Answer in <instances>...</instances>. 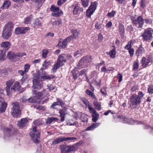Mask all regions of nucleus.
Returning <instances> with one entry per match:
<instances>
[{"label":"nucleus","instance_id":"obj_64","mask_svg":"<svg viewBox=\"0 0 153 153\" xmlns=\"http://www.w3.org/2000/svg\"><path fill=\"white\" fill-rule=\"evenodd\" d=\"M118 81L119 82H121L122 80L123 76L120 73H118Z\"/></svg>","mask_w":153,"mask_h":153},{"label":"nucleus","instance_id":"obj_38","mask_svg":"<svg viewBox=\"0 0 153 153\" xmlns=\"http://www.w3.org/2000/svg\"><path fill=\"white\" fill-rule=\"evenodd\" d=\"M71 33L72 34L73 37L74 39H76L78 37V33L76 30H71Z\"/></svg>","mask_w":153,"mask_h":153},{"label":"nucleus","instance_id":"obj_19","mask_svg":"<svg viewBox=\"0 0 153 153\" xmlns=\"http://www.w3.org/2000/svg\"><path fill=\"white\" fill-rule=\"evenodd\" d=\"M66 109L67 108L66 107H64L62 109L59 110V113L60 114L59 117L61 118V121L62 122H63L65 120V117L67 114Z\"/></svg>","mask_w":153,"mask_h":153},{"label":"nucleus","instance_id":"obj_9","mask_svg":"<svg viewBox=\"0 0 153 153\" xmlns=\"http://www.w3.org/2000/svg\"><path fill=\"white\" fill-rule=\"evenodd\" d=\"M12 107L11 108V113L14 117H17L21 113L19 104L18 102H15L12 103Z\"/></svg>","mask_w":153,"mask_h":153},{"label":"nucleus","instance_id":"obj_32","mask_svg":"<svg viewBox=\"0 0 153 153\" xmlns=\"http://www.w3.org/2000/svg\"><path fill=\"white\" fill-rule=\"evenodd\" d=\"M33 19V16L32 15L26 17L25 19V24H30L31 21Z\"/></svg>","mask_w":153,"mask_h":153},{"label":"nucleus","instance_id":"obj_35","mask_svg":"<svg viewBox=\"0 0 153 153\" xmlns=\"http://www.w3.org/2000/svg\"><path fill=\"white\" fill-rule=\"evenodd\" d=\"M34 22V27L35 28H38L41 26V23L39 19H36Z\"/></svg>","mask_w":153,"mask_h":153},{"label":"nucleus","instance_id":"obj_50","mask_svg":"<svg viewBox=\"0 0 153 153\" xmlns=\"http://www.w3.org/2000/svg\"><path fill=\"white\" fill-rule=\"evenodd\" d=\"M30 65L28 64H26L24 66V71L25 72L27 73V72L30 68Z\"/></svg>","mask_w":153,"mask_h":153},{"label":"nucleus","instance_id":"obj_15","mask_svg":"<svg viewBox=\"0 0 153 153\" xmlns=\"http://www.w3.org/2000/svg\"><path fill=\"white\" fill-rule=\"evenodd\" d=\"M25 55H26V53H18L16 55H15L13 52L10 51L8 53L7 56L9 59H15L17 57H22L23 56Z\"/></svg>","mask_w":153,"mask_h":153},{"label":"nucleus","instance_id":"obj_33","mask_svg":"<svg viewBox=\"0 0 153 153\" xmlns=\"http://www.w3.org/2000/svg\"><path fill=\"white\" fill-rule=\"evenodd\" d=\"M58 120V118L57 117H48L47 119V123L48 124H50L53 121H57Z\"/></svg>","mask_w":153,"mask_h":153},{"label":"nucleus","instance_id":"obj_12","mask_svg":"<svg viewBox=\"0 0 153 153\" xmlns=\"http://www.w3.org/2000/svg\"><path fill=\"white\" fill-rule=\"evenodd\" d=\"M91 59L89 56H87L82 57L79 62L78 67L79 68H86L88 65H84L85 63L89 62L91 61Z\"/></svg>","mask_w":153,"mask_h":153},{"label":"nucleus","instance_id":"obj_57","mask_svg":"<svg viewBox=\"0 0 153 153\" xmlns=\"http://www.w3.org/2000/svg\"><path fill=\"white\" fill-rule=\"evenodd\" d=\"M21 81L23 82L22 84L25 82H27L28 81L27 76H23Z\"/></svg>","mask_w":153,"mask_h":153},{"label":"nucleus","instance_id":"obj_53","mask_svg":"<svg viewBox=\"0 0 153 153\" xmlns=\"http://www.w3.org/2000/svg\"><path fill=\"white\" fill-rule=\"evenodd\" d=\"M128 53H129L130 56L131 57H132L134 55V50L133 48H131L128 50Z\"/></svg>","mask_w":153,"mask_h":153},{"label":"nucleus","instance_id":"obj_60","mask_svg":"<svg viewBox=\"0 0 153 153\" xmlns=\"http://www.w3.org/2000/svg\"><path fill=\"white\" fill-rule=\"evenodd\" d=\"M100 124V123H93L92 124L93 127L94 129L97 127Z\"/></svg>","mask_w":153,"mask_h":153},{"label":"nucleus","instance_id":"obj_59","mask_svg":"<svg viewBox=\"0 0 153 153\" xmlns=\"http://www.w3.org/2000/svg\"><path fill=\"white\" fill-rule=\"evenodd\" d=\"M104 64L105 62L103 61H102L101 62L97 65L96 67L99 68L100 66H102Z\"/></svg>","mask_w":153,"mask_h":153},{"label":"nucleus","instance_id":"obj_56","mask_svg":"<svg viewBox=\"0 0 153 153\" xmlns=\"http://www.w3.org/2000/svg\"><path fill=\"white\" fill-rule=\"evenodd\" d=\"M47 87L48 89L50 91H51L53 90L55 88L54 86L52 85H51L48 84L47 85Z\"/></svg>","mask_w":153,"mask_h":153},{"label":"nucleus","instance_id":"obj_21","mask_svg":"<svg viewBox=\"0 0 153 153\" xmlns=\"http://www.w3.org/2000/svg\"><path fill=\"white\" fill-rule=\"evenodd\" d=\"M83 10L82 7H80L78 4H76L74 6L73 12L74 14H76L79 11L82 12Z\"/></svg>","mask_w":153,"mask_h":153},{"label":"nucleus","instance_id":"obj_36","mask_svg":"<svg viewBox=\"0 0 153 153\" xmlns=\"http://www.w3.org/2000/svg\"><path fill=\"white\" fill-rule=\"evenodd\" d=\"M133 41L131 40L128 42V43L127 45H126L124 47L125 49L129 50L131 49V47L132 46V45L133 44Z\"/></svg>","mask_w":153,"mask_h":153},{"label":"nucleus","instance_id":"obj_63","mask_svg":"<svg viewBox=\"0 0 153 153\" xmlns=\"http://www.w3.org/2000/svg\"><path fill=\"white\" fill-rule=\"evenodd\" d=\"M144 21H145V23L147 24H150L152 23V20L150 19H144Z\"/></svg>","mask_w":153,"mask_h":153},{"label":"nucleus","instance_id":"obj_4","mask_svg":"<svg viewBox=\"0 0 153 153\" xmlns=\"http://www.w3.org/2000/svg\"><path fill=\"white\" fill-rule=\"evenodd\" d=\"M153 29L151 28L148 27L144 30L141 35V36L142 37L144 41H148L153 38Z\"/></svg>","mask_w":153,"mask_h":153},{"label":"nucleus","instance_id":"obj_41","mask_svg":"<svg viewBox=\"0 0 153 153\" xmlns=\"http://www.w3.org/2000/svg\"><path fill=\"white\" fill-rule=\"evenodd\" d=\"M119 31L121 35L123 34L125 32V29L124 25H120L119 26Z\"/></svg>","mask_w":153,"mask_h":153},{"label":"nucleus","instance_id":"obj_27","mask_svg":"<svg viewBox=\"0 0 153 153\" xmlns=\"http://www.w3.org/2000/svg\"><path fill=\"white\" fill-rule=\"evenodd\" d=\"M67 43L64 39L62 42H59L58 45L59 48H64L66 47Z\"/></svg>","mask_w":153,"mask_h":153},{"label":"nucleus","instance_id":"obj_26","mask_svg":"<svg viewBox=\"0 0 153 153\" xmlns=\"http://www.w3.org/2000/svg\"><path fill=\"white\" fill-rule=\"evenodd\" d=\"M11 45V43L8 42H4L1 44V47L9 49Z\"/></svg>","mask_w":153,"mask_h":153},{"label":"nucleus","instance_id":"obj_58","mask_svg":"<svg viewBox=\"0 0 153 153\" xmlns=\"http://www.w3.org/2000/svg\"><path fill=\"white\" fill-rule=\"evenodd\" d=\"M133 66V69L134 70H135V69H137L138 67V63L136 62H134V63Z\"/></svg>","mask_w":153,"mask_h":153},{"label":"nucleus","instance_id":"obj_24","mask_svg":"<svg viewBox=\"0 0 153 153\" xmlns=\"http://www.w3.org/2000/svg\"><path fill=\"white\" fill-rule=\"evenodd\" d=\"M6 50L4 49L0 51V61H4L6 58Z\"/></svg>","mask_w":153,"mask_h":153},{"label":"nucleus","instance_id":"obj_37","mask_svg":"<svg viewBox=\"0 0 153 153\" xmlns=\"http://www.w3.org/2000/svg\"><path fill=\"white\" fill-rule=\"evenodd\" d=\"M59 7H57L54 5H52L50 8V10L53 13H55L59 12Z\"/></svg>","mask_w":153,"mask_h":153},{"label":"nucleus","instance_id":"obj_52","mask_svg":"<svg viewBox=\"0 0 153 153\" xmlns=\"http://www.w3.org/2000/svg\"><path fill=\"white\" fill-rule=\"evenodd\" d=\"M106 87H103V88H102L100 90V92L103 95H107V91H106Z\"/></svg>","mask_w":153,"mask_h":153},{"label":"nucleus","instance_id":"obj_17","mask_svg":"<svg viewBox=\"0 0 153 153\" xmlns=\"http://www.w3.org/2000/svg\"><path fill=\"white\" fill-rule=\"evenodd\" d=\"M12 128H10L7 127H5L3 129V132L4 133V138H6L10 136L12 131Z\"/></svg>","mask_w":153,"mask_h":153},{"label":"nucleus","instance_id":"obj_1","mask_svg":"<svg viewBox=\"0 0 153 153\" xmlns=\"http://www.w3.org/2000/svg\"><path fill=\"white\" fill-rule=\"evenodd\" d=\"M55 76L53 75H45L43 76L41 75L38 73L35 74L33 76V88L34 89H39L43 87L42 82L41 81L44 79L50 80L51 79H54Z\"/></svg>","mask_w":153,"mask_h":153},{"label":"nucleus","instance_id":"obj_25","mask_svg":"<svg viewBox=\"0 0 153 153\" xmlns=\"http://www.w3.org/2000/svg\"><path fill=\"white\" fill-rule=\"evenodd\" d=\"M21 86H20L19 83L18 81L16 82L14 85L12 87L11 89L17 91H21Z\"/></svg>","mask_w":153,"mask_h":153},{"label":"nucleus","instance_id":"obj_40","mask_svg":"<svg viewBox=\"0 0 153 153\" xmlns=\"http://www.w3.org/2000/svg\"><path fill=\"white\" fill-rule=\"evenodd\" d=\"M51 64V62L50 61L46 62V61H45L43 62L42 65L44 68L47 69L50 65Z\"/></svg>","mask_w":153,"mask_h":153},{"label":"nucleus","instance_id":"obj_18","mask_svg":"<svg viewBox=\"0 0 153 153\" xmlns=\"http://www.w3.org/2000/svg\"><path fill=\"white\" fill-rule=\"evenodd\" d=\"M141 63L142 66L144 67H146L147 66L149 65L152 61L151 59L148 57L146 58L145 57H142L141 60Z\"/></svg>","mask_w":153,"mask_h":153},{"label":"nucleus","instance_id":"obj_14","mask_svg":"<svg viewBox=\"0 0 153 153\" xmlns=\"http://www.w3.org/2000/svg\"><path fill=\"white\" fill-rule=\"evenodd\" d=\"M32 92L33 94H36L39 99H42L48 96L49 94L45 89H44L42 92H39L35 90H33Z\"/></svg>","mask_w":153,"mask_h":153},{"label":"nucleus","instance_id":"obj_43","mask_svg":"<svg viewBox=\"0 0 153 153\" xmlns=\"http://www.w3.org/2000/svg\"><path fill=\"white\" fill-rule=\"evenodd\" d=\"M82 5L85 7H87L89 4V0H81Z\"/></svg>","mask_w":153,"mask_h":153},{"label":"nucleus","instance_id":"obj_5","mask_svg":"<svg viewBox=\"0 0 153 153\" xmlns=\"http://www.w3.org/2000/svg\"><path fill=\"white\" fill-rule=\"evenodd\" d=\"M60 149L62 153H69L76 150V146L62 145L60 146Z\"/></svg>","mask_w":153,"mask_h":153},{"label":"nucleus","instance_id":"obj_46","mask_svg":"<svg viewBox=\"0 0 153 153\" xmlns=\"http://www.w3.org/2000/svg\"><path fill=\"white\" fill-rule=\"evenodd\" d=\"M14 82V80L13 79H10L7 81L6 83V86L11 87Z\"/></svg>","mask_w":153,"mask_h":153},{"label":"nucleus","instance_id":"obj_34","mask_svg":"<svg viewBox=\"0 0 153 153\" xmlns=\"http://www.w3.org/2000/svg\"><path fill=\"white\" fill-rule=\"evenodd\" d=\"M86 94L92 97L93 99H96V97L94 94L89 90L87 89L85 91Z\"/></svg>","mask_w":153,"mask_h":153},{"label":"nucleus","instance_id":"obj_55","mask_svg":"<svg viewBox=\"0 0 153 153\" xmlns=\"http://www.w3.org/2000/svg\"><path fill=\"white\" fill-rule=\"evenodd\" d=\"M57 100L58 101L59 104H58L59 105H60L62 106H64L65 104V102L63 101L58 98L57 99Z\"/></svg>","mask_w":153,"mask_h":153},{"label":"nucleus","instance_id":"obj_42","mask_svg":"<svg viewBox=\"0 0 153 153\" xmlns=\"http://www.w3.org/2000/svg\"><path fill=\"white\" fill-rule=\"evenodd\" d=\"M83 51L82 49H79L75 52L74 54V57H78L80 56L81 54L82 53Z\"/></svg>","mask_w":153,"mask_h":153},{"label":"nucleus","instance_id":"obj_10","mask_svg":"<svg viewBox=\"0 0 153 153\" xmlns=\"http://www.w3.org/2000/svg\"><path fill=\"white\" fill-rule=\"evenodd\" d=\"M97 1L91 2L86 11V16L88 18H91L97 9Z\"/></svg>","mask_w":153,"mask_h":153},{"label":"nucleus","instance_id":"obj_54","mask_svg":"<svg viewBox=\"0 0 153 153\" xmlns=\"http://www.w3.org/2000/svg\"><path fill=\"white\" fill-rule=\"evenodd\" d=\"M73 39H74V38L71 35L65 38V40L66 41V42L67 43L68 42L70 41L71 40H72Z\"/></svg>","mask_w":153,"mask_h":153},{"label":"nucleus","instance_id":"obj_8","mask_svg":"<svg viewBox=\"0 0 153 153\" xmlns=\"http://www.w3.org/2000/svg\"><path fill=\"white\" fill-rule=\"evenodd\" d=\"M133 25L137 28H142L143 26L144 19L142 16H138L136 18L131 19Z\"/></svg>","mask_w":153,"mask_h":153},{"label":"nucleus","instance_id":"obj_29","mask_svg":"<svg viewBox=\"0 0 153 153\" xmlns=\"http://www.w3.org/2000/svg\"><path fill=\"white\" fill-rule=\"evenodd\" d=\"M10 4V3L9 1L6 0L4 1L2 6L1 7V8L2 9H7L9 7Z\"/></svg>","mask_w":153,"mask_h":153},{"label":"nucleus","instance_id":"obj_45","mask_svg":"<svg viewBox=\"0 0 153 153\" xmlns=\"http://www.w3.org/2000/svg\"><path fill=\"white\" fill-rule=\"evenodd\" d=\"M48 53V49H43L42 51V57L44 58H46Z\"/></svg>","mask_w":153,"mask_h":153},{"label":"nucleus","instance_id":"obj_11","mask_svg":"<svg viewBox=\"0 0 153 153\" xmlns=\"http://www.w3.org/2000/svg\"><path fill=\"white\" fill-rule=\"evenodd\" d=\"M76 138L74 137H59L55 139L52 142V145H54L64 141H66L70 140H76Z\"/></svg>","mask_w":153,"mask_h":153},{"label":"nucleus","instance_id":"obj_47","mask_svg":"<svg viewBox=\"0 0 153 153\" xmlns=\"http://www.w3.org/2000/svg\"><path fill=\"white\" fill-rule=\"evenodd\" d=\"M102 23L100 21L97 22L95 25V28L97 30L99 29L102 27Z\"/></svg>","mask_w":153,"mask_h":153},{"label":"nucleus","instance_id":"obj_6","mask_svg":"<svg viewBox=\"0 0 153 153\" xmlns=\"http://www.w3.org/2000/svg\"><path fill=\"white\" fill-rule=\"evenodd\" d=\"M117 118L120 120V121L123 123H127L130 125L134 124H142V123L140 121H138L132 120L131 119H127L126 117H124L123 116L118 115Z\"/></svg>","mask_w":153,"mask_h":153},{"label":"nucleus","instance_id":"obj_48","mask_svg":"<svg viewBox=\"0 0 153 153\" xmlns=\"http://www.w3.org/2000/svg\"><path fill=\"white\" fill-rule=\"evenodd\" d=\"M148 92L149 94H153V85L149 86L148 88Z\"/></svg>","mask_w":153,"mask_h":153},{"label":"nucleus","instance_id":"obj_13","mask_svg":"<svg viewBox=\"0 0 153 153\" xmlns=\"http://www.w3.org/2000/svg\"><path fill=\"white\" fill-rule=\"evenodd\" d=\"M88 108L90 112L92 113V120L96 122L98 120L99 115L96 111L93 108L91 105H88Z\"/></svg>","mask_w":153,"mask_h":153},{"label":"nucleus","instance_id":"obj_44","mask_svg":"<svg viewBox=\"0 0 153 153\" xmlns=\"http://www.w3.org/2000/svg\"><path fill=\"white\" fill-rule=\"evenodd\" d=\"M116 13L115 11L112 10L111 12H108L107 14V16L109 18H111L114 17Z\"/></svg>","mask_w":153,"mask_h":153},{"label":"nucleus","instance_id":"obj_51","mask_svg":"<svg viewBox=\"0 0 153 153\" xmlns=\"http://www.w3.org/2000/svg\"><path fill=\"white\" fill-rule=\"evenodd\" d=\"M138 86L136 85L132 86L130 89V91L132 92H134L138 89Z\"/></svg>","mask_w":153,"mask_h":153},{"label":"nucleus","instance_id":"obj_39","mask_svg":"<svg viewBox=\"0 0 153 153\" xmlns=\"http://www.w3.org/2000/svg\"><path fill=\"white\" fill-rule=\"evenodd\" d=\"M93 104L96 109H98V110H100L101 109V105L100 104L97 102H94Z\"/></svg>","mask_w":153,"mask_h":153},{"label":"nucleus","instance_id":"obj_62","mask_svg":"<svg viewBox=\"0 0 153 153\" xmlns=\"http://www.w3.org/2000/svg\"><path fill=\"white\" fill-rule=\"evenodd\" d=\"M10 87L7 86H6V90L7 94L8 96L9 95L10 93Z\"/></svg>","mask_w":153,"mask_h":153},{"label":"nucleus","instance_id":"obj_7","mask_svg":"<svg viewBox=\"0 0 153 153\" xmlns=\"http://www.w3.org/2000/svg\"><path fill=\"white\" fill-rule=\"evenodd\" d=\"M36 128L34 126L32 129V131L29 133V134L31 137L33 141L37 143L39 142V140L40 138V132L39 130L36 129Z\"/></svg>","mask_w":153,"mask_h":153},{"label":"nucleus","instance_id":"obj_61","mask_svg":"<svg viewBox=\"0 0 153 153\" xmlns=\"http://www.w3.org/2000/svg\"><path fill=\"white\" fill-rule=\"evenodd\" d=\"M94 129L93 127V125L92 124L90 126L88 127L87 128L85 129L86 131H91L93 130Z\"/></svg>","mask_w":153,"mask_h":153},{"label":"nucleus","instance_id":"obj_23","mask_svg":"<svg viewBox=\"0 0 153 153\" xmlns=\"http://www.w3.org/2000/svg\"><path fill=\"white\" fill-rule=\"evenodd\" d=\"M144 52V50L141 46H140L136 52V54L137 57L141 56Z\"/></svg>","mask_w":153,"mask_h":153},{"label":"nucleus","instance_id":"obj_2","mask_svg":"<svg viewBox=\"0 0 153 153\" xmlns=\"http://www.w3.org/2000/svg\"><path fill=\"white\" fill-rule=\"evenodd\" d=\"M144 94L142 92L138 93V95L133 94L130 97V101L131 103L130 107L131 109L136 108L137 105H139L141 102V99L144 96Z\"/></svg>","mask_w":153,"mask_h":153},{"label":"nucleus","instance_id":"obj_3","mask_svg":"<svg viewBox=\"0 0 153 153\" xmlns=\"http://www.w3.org/2000/svg\"><path fill=\"white\" fill-rule=\"evenodd\" d=\"M13 26V23L11 22L7 23L4 27L1 37L6 39H9L11 35V28Z\"/></svg>","mask_w":153,"mask_h":153},{"label":"nucleus","instance_id":"obj_20","mask_svg":"<svg viewBox=\"0 0 153 153\" xmlns=\"http://www.w3.org/2000/svg\"><path fill=\"white\" fill-rule=\"evenodd\" d=\"M28 121L26 118H22L20 121L18 122L17 125L20 128H22L24 127Z\"/></svg>","mask_w":153,"mask_h":153},{"label":"nucleus","instance_id":"obj_28","mask_svg":"<svg viewBox=\"0 0 153 153\" xmlns=\"http://www.w3.org/2000/svg\"><path fill=\"white\" fill-rule=\"evenodd\" d=\"M1 104V106L0 108V112L2 113L5 111L7 106V104L6 102H4Z\"/></svg>","mask_w":153,"mask_h":153},{"label":"nucleus","instance_id":"obj_22","mask_svg":"<svg viewBox=\"0 0 153 153\" xmlns=\"http://www.w3.org/2000/svg\"><path fill=\"white\" fill-rule=\"evenodd\" d=\"M65 56V54H60L59 56L57 62L59 63L61 65H63V64L66 62V60Z\"/></svg>","mask_w":153,"mask_h":153},{"label":"nucleus","instance_id":"obj_16","mask_svg":"<svg viewBox=\"0 0 153 153\" xmlns=\"http://www.w3.org/2000/svg\"><path fill=\"white\" fill-rule=\"evenodd\" d=\"M29 27H18L15 30V33L16 34H25L29 30Z\"/></svg>","mask_w":153,"mask_h":153},{"label":"nucleus","instance_id":"obj_30","mask_svg":"<svg viewBox=\"0 0 153 153\" xmlns=\"http://www.w3.org/2000/svg\"><path fill=\"white\" fill-rule=\"evenodd\" d=\"M62 66V65L56 62L53 66L52 70L53 72H55L60 66Z\"/></svg>","mask_w":153,"mask_h":153},{"label":"nucleus","instance_id":"obj_31","mask_svg":"<svg viewBox=\"0 0 153 153\" xmlns=\"http://www.w3.org/2000/svg\"><path fill=\"white\" fill-rule=\"evenodd\" d=\"M107 53L108 54L111 58H114L115 57L116 54V51L115 48L111 50L109 53L107 52Z\"/></svg>","mask_w":153,"mask_h":153},{"label":"nucleus","instance_id":"obj_49","mask_svg":"<svg viewBox=\"0 0 153 153\" xmlns=\"http://www.w3.org/2000/svg\"><path fill=\"white\" fill-rule=\"evenodd\" d=\"M62 12L52 13H51V15L55 17L59 16L62 14Z\"/></svg>","mask_w":153,"mask_h":153}]
</instances>
